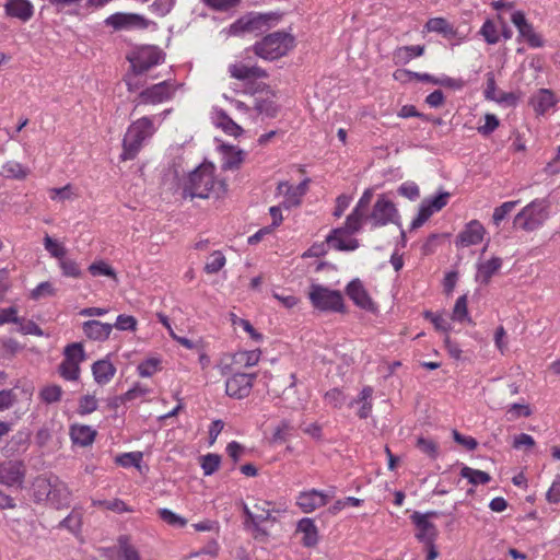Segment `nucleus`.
Here are the masks:
<instances>
[{"label": "nucleus", "mask_w": 560, "mask_h": 560, "mask_svg": "<svg viewBox=\"0 0 560 560\" xmlns=\"http://www.w3.org/2000/svg\"><path fill=\"white\" fill-rule=\"evenodd\" d=\"M2 170L7 177L20 179V180L25 179L30 174L28 168L25 167L22 163L16 162V161H8L2 166Z\"/></svg>", "instance_id": "42"}, {"label": "nucleus", "mask_w": 560, "mask_h": 560, "mask_svg": "<svg viewBox=\"0 0 560 560\" xmlns=\"http://www.w3.org/2000/svg\"><path fill=\"white\" fill-rule=\"evenodd\" d=\"M272 298L288 310L294 308L300 303V299L298 296L288 293L285 290H282L281 292L273 291Z\"/></svg>", "instance_id": "58"}, {"label": "nucleus", "mask_w": 560, "mask_h": 560, "mask_svg": "<svg viewBox=\"0 0 560 560\" xmlns=\"http://www.w3.org/2000/svg\"><path fill=\"white\" fill-rule=\"evenodd\" d=\"M158 514L162 521L167 523L168 525L183 528L187 524V520L182 517L180 515L174 513L168 509H160Z\"/></svg>", "instance_id": "50"}, {"label": "nucleus", "mask_w": 560, "mask_h": 560, "mask_svg": "<svg viewBox=\"0 0 560 560\" xmlns=\"http://www.w3.org/2000/svg\"><path fill=\"white\" fill-rule=\"evenodd\" d=\"M435 516H438V513L434 511L427 513L416 511L411 514L410 520L417 528L416 538L420 542L431 544L435 541L438 537V528L432 522H430V518Z\"/></svg>", "instance_id": "15"}, {"label": "nucleus", "mask_w": 560, "mask_h": 560, "mask_svg": "<svg viewBox=\"0 0 560 560\" xmlns=\"http://www.w3.org/2000/svg\"><path fill=\"white\" fill-rule=\"evenodd\" d=\"M215 167L211 163H203L190 172L182 183L183 196L207 199L210 197L220 198L228 190L224 180L215 178Z\"/></svg>", "instance_id": "1"}, {"label": "nucleus", "mask_w": 560, "mask_h": 560, "mask_svg": "<svg viewBox=\"0 0 560 560\" xmlns=\"http://www.w3.org/2000/svg\"><path fill=\"white\" fill-rule=\"evenodd\" d=\"M120 555L124 560H140V556L136 548L128 542V538L119 539Z\"/></svg>", "instance_id": "64"}, {"label": "nucleus", "mask_w": 560, "mask_h": 560, "mask_svg": "<svg viewBox=\"0 0 560 560\" xmlns=\"http://www.w3.org/2000/svg\"><path fill=\"white\" fill-rule=\"evenodd\" d=\"M48 194H49V198L51 200L58 201V202H63L66 200H73L79 197L77 188L71 184H67L60 188H50L48 190Z\"/></svg>", "instance_id": "37"}, {"label": "nucleus", "mask_w": 560, "mask_h": 560, "mask_svg": "<svg viewBox=\"0 0 560 560\" xmlns=\"http://www.w3.org/2000/svg\"><path fill=\"white\" fill-rule=\"evenodd\" d=\"M69 434L73 444L86 447L93 444L97 432L90 425L74 423L70 427Z\"/></svg>", "instance_id": "31"}, {"label": "nucleus", "mask_w": 560, "mask_h": 560, "mask_svg": "<svg viewBox=\"0 0 560 560\" xmlns=\"http://www.w3.org/2000/svg\"><path fill=\"white\" fill-rule=\"evenodd\" d=\"M176 90L177 85L172 80H164L143 89L133 100V112H136L139 106H155L171 101Z\"/></svg>", "instance_id": "6"}, {"label": "nucleus", "mask_w": 560, "mask_h": 560, "mask_svg": "<svg viewBox=\"0 0 560 560\" xmlns=\"http://www.w3.org/2000/svg\"><path fill=\"white\" fill-rule=\"evenodd\" d=\"M278 512L272 508V503L266 500H257L250 510L247 505L244 506V513L247 516L246 526H250L254 532L257 534L255 537H258V534L261 532L260 524L267 521H275L276 518L272 516V513Z\"/></svg>", "instance_id": "14"}, {"label": "nucleus", "mask_w": 560, "mask_h": 560, "mask_svg": "<svg viewBox=\"0 0 560 560\" xmlns=\"http://www.w3.org/2000/svg\"><path fill=\"white\" fill-rule=\"evenodd\" d=\"M423 316L425 319L430 320L433 324L436 330L443 331L446 335H448V331L451 330V324L446 318H444L443 315L433 313L431 311H425L423 313Z\"/></svg>", "instance_id": "52"}, {"label": "nucleus", "mask_w": 560, "mask_h": 560, "mask_svg": "<svg viewBox=\"0 0 560 560\" xmlns=\"http://www.w3.org/2000/svg\"><path fill=\"white\" fill-rule=\"evenodd\" d=\"M161 361L155 358H151L141 362L137 370L140 376L149 377L156 373L160 369Z\"/></svg>", "instance_id": "59"}, {"label": "nucleus", "mask_w": 560, "mask_h": 560, "mask_svg": "<svg viewBox=\"0 0 560 560\" xmlns=\"http://www.w3.org/2000/svg\"><path fill=\"white\" fill-rule=\"evenodd\" d=\"M448 198V192H442L433 198L424 199L417 217L411 222V228L418 229L422 226L433 213L442 210L447 205Z\"/></svg>", "instance_id": "18"}, {"label": "nucleus", "mask_w": 560, "mask_h": 560, "mask_svg": "<svg viewBox=\"0 0 560 560\" xmlns=\"http://www.w3.org/2000/svg\"><path fill=\"white\" fill-rule=\"evenodd\" d=\"M62 388L59 385H47L39 392V398L46 404H54L61 399Z\"/></svg>", "instance_id": "44"}, {"label": "nucleus", "mask_w": 560, "mask_h": 560, "mask_svg": "<svg viewBox=\"0 0 560 560\" xmlns=\"http://www.w3.org/2000/svg\"><path fill=\"white\" fill-rule=\"evenodd\" d=\"M296 532L303 535L302 544L305 547H314L318 542V529L314 520L304 517L299 521Z\"/></svg>", "instance_id": "32"}, {"label": "nucleus", "mask_w": 560, "mask_h": 560, "mask_svg": "<svg viewBox=\"0 0 560 560\" xmlns=\"http://www.w3.org/2000/svg\"><path fill=\"white\" fill-rule=\"evenodd\" d=\"M223 168L237 170L244 161L245 153L240 149L228 145H223Z\"/></svg>", "instance_id": "35"}, {"label": "nucleus", "mask_w": 560, "mask_h": 560, "mask_svg": "<svg viewBox=\"0 0 560 560\" xmlns=\"http://www.w3.org/2000/svg\"><path fill=\"white\" fill-rule=\"evenodd\" d=\"M83 512L81 509L74 508L71 513L63 518L59 526L67 528L70 533L78 535L81 532Z\"/></svg>", "instance_id": "36"}, {"label": "nucleus", "mask_w": 560, "mask_h": 560, "mask_svg": "<svg viewBox=\"0 0 560 560\" xmlns=\"http://www.w3.org/2000/svg\"><path fill=\"white\" fill-rule=\"evenodd\" d=\"M33 396L32 388H10L0 390V411L8 410L18 401L22 400L26 406L30 405Z\"/></svg>", "instance_id": "25"}, {"label": "nucleus", "mask_w": 560, "mask_h": 560, "mask_svg": "<svg viewBox=\"0 0 560 560\" xmlns=\"http://www.w3.org/2000/svg\"><path fill=\"white\" fill-rule=\"evenodd\" d=\"M226 264V258L221 250H213L207 258L205 272L208 275L218 273Z\"/></svg>", "instance_id": "40"}, {"label": "nucleus", "mask_w": 560, "mask_h": 560, "mask_svg": "<svg viewBox=\"0 0 560 560\" xmlns=\"http://www.w3.org/2000/svg\"><path fill=\"white\" fill-rule=\"evenodd\" d=\"M85 350L81 342H72L65 347L63 359L58 372L66 381H78L81 374L80 364L85 360Z\"/></svg>", "instance_id": "9"}, {"label": "nucleus", "mask_w": 560, "mask_h": 560, "mask_svg": "<svg viewBox=\"0 0 560 560\" xmlns=\"http://www.w3.org/2000/svg\"><path fill=\"white\" fill-rule=\"evenodd\" d=\"M231 376L225 381V393L229 397L234 399L246 398L253 388L254 382L257 377L256 373H243L231 371Z\"/></svg>", "instance_id": "12"}, {"label": "nucleus", "mask_w": 560, "mask_h": 560, "mask_svg": "<svg viewBox=\"0 0 560 560\" xmlns=\"http://www.w3.org/2000/svg\"><path fill=\"white\" fill-rule=\"evenodd\" d=\"M92 505L96 508H102L105 510L113 511L115 513H130L133 510L129 508L125 501L121 499H113V500H93Z\"/></svg>", "instance_id": "39"}, {"label": "nucleus", "mask_w": 560, "mask_h": 560, "mask_svg": "<svg viewBox=\"0 0 560 560\" xmlns=\"http://www.w3.org/2000/svg\"><path fill=\"white\" fill-rule=\"evenodd\" d=\"M25 476L22 462L7 460L0 463V483L13 487L21 486Z\"/></svg>", "instance_id": "22"}, {"label": "nucleus", "mask_w": 560, "mask_h": 560, "mask_svg": "<svg viewBox=\"0 0 560 560\" xmlns=\"http://www.w3.org/2000/svg\"><path fill=\"white\" fill-rule=\"evenodd\" d=\"M220 463H221V457L218 454L210 453V454L202 456L201 457V468L203 470V474L206 476L212 475L213 472H215L219 469Z\"/></svg>", "instance_id": "54"}, {"label": "nucleus", "mask_w": 560, "mask_h": 560, "mask_svg": "<svg viewBox=\"0 0 560 560\" xmlns=\"http://www.w3.org/2000/svg\"><path fill=\"white\" fill-rule=\"evenodd\" d=\"M138 320L132 315L121 314L117 316L116 323L113 325L121 331H135L137 329Z\"/></svg>", "instance_id": "62"}, {"label": "nucleus", "mask_w": 560, "mask_h": 560, "mask_svg": "<svg viewBox=\"0 0 560 560\" xmlns=\"http://www.w3.org/2000/svg\"><path fill=\"white\" fill-rule=\"evenodd\" d=\"M44 247L51 257H55L58 260L62 259L67 253L66 247L58 243L56 240L51 238L48 234H46L44 237Z\"/></svg>", "instance_id": "47"}, {"label": "nucleus", "mask_w": 560, "mask_h": 560, "mask_svg": "<svg viewBox=\"0 0 560 560\" xmlns=\"http://www.w3.org/2000/svg\"><path fill=\"white\" fill-rule=\"evenodd\" d=\"M133 74L148 72L165 61V54L156 46H141L127 56Z\"/></svg>", "instance_id": "8"}, {"label": "nucleus", "mask_w": 560, "mask_h": 560, "mask_svg": "<svg viewBox=\"0 0 560 560\" xmlns=\"http://www.w3.org/2000/svg\"><path fill=\"white\" fill-rule=\"evenodd\" d=\"M502 267V259L500 257H492L491 259L479 264L476 279L482 284H488Z\"/></svg>", "instance_id": "34"}, {"label": "nucleus", "mask_w": 560, "mask_h": 560, "mask_svg": "<svg viewBox=\"0 0 560 560\" xmlns=\"http://www.w3.org/2000/svg\"><path fill=\"white\" fill-rule=\"evenodd\" d=\"M142 457L143 456H142L141 452L124 453L116 457V464H118L119 466L125 467V468L131 467V466L139 468Z\"/></svg>", "instance_id": "51"}, {"label": "nucleus", "mask_w": 560, "mask_h": 560, "mask_svg": "<svg viewBox=\"0 0 560 560\" xmlns=\"http://www.w3.org/2000/svg\"><path fill=\"white\" fill-rule=\"evenodd\" d=\"M425 30L428 32H434L440 34H448L452 31V27L446 19L444 18H432L429 19L425 23Z\"/></svg>", "instance_id": "49"}, {"label": "nucleus", "mask_w": 560, "mask_h": 560, "mask_svg": "<svg viewBox=\"0 0 560 560\" xmlns=\"http://www.w3.org/2000/svg\"><path fill=\"white\" fill-rule=\"evenodd\" d=\"M308 299L314 308L323 312L343 313L345 304L340 291L331 290L322 284L310 287Z\"/></svg>", "instance_id": "7"}, {"label": "nucleus", "mask_w": 560, "mask_h": 560, "mask_svg": "<svg viewBox=\"0 0 560 560\" xmlns=\"http://www.w3.org/2000/svg\"><path fill=\"white\" fill-rule=\"evenodd\" d=\"M532 415V409L526 404H512L506 409L508 420L513 421L521 417L528 418Z\"/></svg>", "instance_id": "57"}, {"label": "nucleus", "mask_w": 560, "mask_h": 560, "mask_svg": "<svg viewBox=\"0 0 560 560\" xmlns=\"http://www.w3.org/2000/svg\"><path fill=\"white\" fill-rule=\"evenodd\" d=\"M500 126V120L494 114L487 113L485 115V124L477 128L482 136H489Z\"/></svg>", "instance_id": "61"}, {"label": "nucleus", "mask_w": 560, "mask_h": 560, "mask_svg": "<svg viewBox=\"0 0 560 560\" xmlns=\"http://www.w3.org/2000/svg\"><path fill=\"white\" fill-rule=\"evenodd\" d=\"M228 72L230 73L231 78L240 81L265 79L268 77L267 71L256 63H253L250 58L230 63L228 67Z\"/></svg>", "instance_id": "17"}, {"label": "nucleus", "mask_w": 560, "mask_h": 560, "mask_svg": "<svg viewBox=\"0 0 560 560\" xmlns=\"http://www.w3.org/2000/svg\"><path fill=\"white\" fill-rule=\"evenodd\" d=\"M150 392H151L150 388H148L147 386H143L141 384H136L132 388L127 390L120 397V401L128 402V401H132L138 398H144Z\"/></svg>", "instance_id": "60"}, {"label": "nucleus", "mask_w": 560, "mask_h": 560, "mask_svg": "<svg viewBox=\"0 0 560 560\" xmlns=\"http://www.w3.org/2000/svg\"><path fill=\"white\" fill-rule=\"evenodd\" d=\"M364 220H369L366 214L363 211L353 209L352 212L347 217L345 226L341 229H345L349 234H354L361 230Z\"/></svg>", "instance_id": "41"}, {"label": "nucleus", "mask_w": 560, "mask_h": 560, "mask_svg": "<svg viewBox=\"0 0 560 560\" xmlns=\"http://www.w3.org/2000/svg\"><path fill=\"white\" fill-rule=\"evenodd\" d=\"M346 394L340 388H331L324 395V400L332 408H341L346 402Z\"/></svg>", "instance_id": "53"}, {"label": "nucleus", "mask_w": 560, "mask_h": 560, "mask_svg": "<svg viewBox=\"0 0 560 560\" xmlns=\"http://www.w3.org/2000/svg\"><path fill=\"white\" fill-rule=\"evenodd\" d=\"M104 24L115 32L130 30H145L149 21L138 13L116 12L104 20Z\"/></svg>", "instance_id": "13"}, {"label": "nucleus", "mask_w": 560, "mask_h": 560, "mask_svg": "<svg viewBox=\"0 0 560 560\" xmlns=\"http://www.w3.org/2000/svg\"><path fill=\"white\" fill-rule=\"evenodd\" d=\"M34 494L37 501L46 500L56 509L68 506L71 498L68 486L56 476L37 478Z\"/></svg>", "instance_id": "4"}, {"label": "nucleus", "mask_w": 560, "mask_h": 560, "mask_svg": "<svg viewBox=\"0 0 560 560\" xmlns=\"http://www.w3.org/2000/svg\"><path fill=\"white\" fill-rule=\"evenodd\" d=\"M3 8L7 16L23 23L28 22L35 12L34 5L30 0H7Z\"/></svg>", "instance_id": "24"}, {"label": "nucleus", "mask_w": 560, "mask_h": 560, "mask_svg": "<svg viewBox=\"0 0 560 560\" xmlns=\"http://www.w3.org/2000/svg\"><path fill=\"white\" fill-rule=\"evenodd\" d=\"M467 296L462 295L459 296L454 305L453 313H452V319L456 322H470V318L468 316V307H467Z\"/></svg>", "instance_id": "46"}, {"label": "nucleus", "mask_w": 560, "mask_h": 560, "mask_svg": "<svg viewBox=\"0 0 560 560\" xmlns=\"http://www.w3.org/2000/svg\"><path fill=\"white\" fill-rule=\"evenodd\" d=\"M154 118V116H142L128 126L119 155L121 162L135 160L142 148L153 138L158 131Z\"/></svg>", "instance_id": "2"}, {"label": "nucleus", "mask_w": 560, "mask_h": 560, "mask_svg": "<svg viewBox=\"0 0 560 560\" xmlns=\"http://www.w3.org/2000/svg\"><path fill=\"white\" fill-rule=\"evenodd\" d=\"M486 230L478 220L468 222L464 230L457 235L456 246L468 247L482 242Z\"/></svg>", "instance_id": "23"}, {"label": "nucleus", "mask_w": 560, "mask_h": 560, "mask_svg": "<svg viewBox=\"0 0 560 560\" xmlns=\"http://www.w3.org/2000/svg\"><path fill=\"white\" fill-rule=\"evenodd\" d=\"M520 203L518 200L505 201L501 206L494 208L492 214V222L494 225L499 226L500 223L509 215L514 208Z\"/></svg>", "instance_id": "45"}, {"label": "nucleus", "mask_w": 560, "mask_h": 560, "mask_svg": "<svg viewBox=\"0 0 560 560\" xmlns=\"http://www.w3.org/2000/svg\"><path fill=\"white\" fill-rule=\"evenodd\" d=\"M59 267L65 277L80 278L82 275L79 264L73 259H66L63 257L59 260Z\"/></svg>", "instance_id": "56"}, {"label": "nucleus", "mask_w": 560, "mask_h": 560, "mask_svg": "<svg viewBox=\"0 0 560 560\" xmlns=\"http://www.w3.org/2000/svg\"><path fill=\"white\" fill-rule=\"evenodd\" d=\"M511 21L516 26L520 36L526 40L529 47L539 48L544 46L541 35L535 32L533 24L526 20L522 11H515L511 16Z\"/></svg>", "instance_id": "20"}, {"label": "nucleus", "mask_w": 560, "mask_h": 560, "mask_svg": "<svg viewBox=\"0 0 560 560\" xmlns=\"http://www.w3.org/2000/svg\"><path fill=\"white\" fill-rule=\"evenodd\" d=\"M424 45H411L397 47L393 52V60L397 66H404L412 59L421 57L424 54Z\"/></svg>", "instance_id": "33"}, {"label": "nucleus", "mask_w": 560, "mask_h": 560, "mask_svg": "<svg viewBox=\"0 0 560 560\" xmlns=\"http://www.w3.org/2000/svg\"><path fill=\"white\" fill-rule=\"evenodd\" d=\"M278 20L279 16L276 13L249 12L233 22L228 28V34L242 36L246 33L261 32Z\"/></svg>", "instance_id": "5"}, {"label": "nucleus", "mask_w": 560, "mask_h": 560, "mask_svg": "<svg viewBox=\"0 0 560 560\" xmlns=\"http://www.w3.org/2000/svg\"><path fill=\"white\" fill-rule=\"evenodd\" d=\"M295 45V37L291 33L277 31L256 42L252 50L257 57L273 61L288 55Z\"/></svg>", "instance_id": "3"}, {"label": "nucleus", "mask_w": 560, "mask_h": 560, "mask_svg": "<svg viewBox=\"0 0 560 560\" xmlns=\"http://www.w3.org/2000/svg\"><path fill=\"white\" fill-rule=\"evenodd\" d=\"M98 401L94 395H85L79 400V413L90 415L97 409Z\"/></svg>", "instance_id": "63"}, {"label": "nucleus", "mask_w": 560, "mask_h": 560, "mask_svg": "<svg viewBox=\"0 0 560 560\" xmlns=\"http://www.w3.org/2000/svg\"><path fill=\"white\" fill-rule=\"evenodd\" d=\"M261 357L259 349L242 350L232 355L230 371L241 372L242 369L252 368L258 364Z\"/></svg>", "instance_id": "28"}, {"label": "nucleus", "mask_w": 560, "mask_h": 560, "mask_svg": "<svg viewBox=\"0 0 560 560\" xmlns=\"http://www.w3.org/2000/svg\"><path fill=\"white\" fill-rule=\"evenodd\" d=\"M416 445L423 454H425L430 458H438L439 445L435 441L425 438H418Z\"/></svg>", "instance_id": "55"}, {"label": "nucleus", "mask_w": 560, "mask_h": 560, "mask_svg": "<svg viewBox=\"0 0 560 560\" xmlns=\"http://www.w3.org/2000/svg\"><path fill=\"white\" fill-rule=\"evenodd\" d=\"M329 495L317 489L302 491L296 497V505L303 513H312L315 510L325 506L329 501Z\"/></svg>", "instance_id": "21"}, {"label": "nucleus", "mask_w": 560, "mask_h": 560, "mask_svg": "<svg viewBox=\"0 0 560 560\" xmlns=\"http://www.w3.org/2000/svg\"><path fill=\"white\" fill-rule=\"evenodd\" d=\"M88 270L93 277L105 276L112 278L115 281H118L115 269L104 260H96L92 262Z\"/></svg>", "instance_id": "43"}, {"label": "nucleus", "mask_w": 560, "mask_h": 560, "mask_svg": "<svg viewBox=\"0 0 560 560\" xmlns=\"http://www.w3.org/2000/svg\"><path fill=\"white\" fill-rule=\"evenodd\" d=\"M350 235L345 229L337 228L329 233L326 242L338 250H354L359 247V242Z\"/></svg>", "instance_id": "29"}, {"label": "nucleus", "mask_w": 560, "mask_h": 560, "mask_svg": "<svg viewBox=\"0 0 560 560\" xmlns=\"http://www.w3.org/2000/svg\"><path fill=\"white\" fill-rule=\"evenodd\" d=\"M114 326L96 319H90L82 324L84 336L93 341H105L109 338Z\"/></svg>", "instance_id": "27"}, {"label": "nucleus", "mask_w": 560, "mask_h": 560, "mask_svg": "<svg viewBox=\"0 0 560 560\" xmlns=\"http://www.w3.org/2000/svg\"><path fill=\"white\" fill-rule=\"evenodd\" d=\"M558 104V98L549 89H540L532 95L529 105L537 116H544Z\"/></svg>", "instance_id": "26"}, {"label": "nucleus", "mask_w": 560, "mask_h": 560, "mask_svg": "<svg viewBox=\"0 0 560 560\" xmlns=\"http://www.w3.org/2000/svg\"><path fill=\"white\" fill-rule=\"evenodd\" d=\"M479 33L485 38V40L490 45L497 44L500 39L498 28L494 22L491 20H487L482 24Z\"/></svg>", "instance_id": "48"}, {"label": "nucleus", "mask_w": 560, "mask_h": 560, "mask_svg": "<svg viewBox=\"0 0 560 560\" xmlns=\"http://www.w3.org/2000/svg\"><path fill=\"white\" fill-rule=\"evenodd\" d=\"M92 374L98 385L108 384L116 374V366L108 357L97 360L92 364Z\"/></svg>", "instance_id": "30"}, {"label": "nucleus", "mask_w": 560, "mask_h": 560, "mask_svg": "<svg viewBox=\"0 0 560 560\" xmlns=\"http://www.w3.org/2000/svg\"><path fill=\"white\" fill-rule=\"evenodd\" d=\"M398 210L393 201L385 195H381L373 206L371 214L368 217L373 229L395 223L398 219Z\"/></svg>", "instance_id": "11"}, {"label": "nucleus", "mask_w": 560, "mask_h": 560, "mask_svg": "<svg viewBox=\"0 0 560 560\" xmlns=\"http://www.w3.org/2000/svg\"><path fill=\"white\" fill-rule=\"evenodd\" d=\"M308 184V178L304 179L296 186L290 185L288 182H280L277 187V192L283 196V200L281 202L282 207L284 209L299 207L303 197L307 192Z\"/></svg>", "instance_id": "16"}, {"label": "nucleus", "mask_w": 560, "mask_h": 560, "mask_svg": "<svg viewBox=\"0 0 560 560\" xmlns=\"http://www.w3.org/2000/svg\"><path fill=\"white\" fill-rule=\"evenodd\" d=\"M346 293L358 307L371 313L377 311L376 303L359 279H354L348 283Z\"/></svg>", "instance_id": "19"}, {"label": "nucleus", "mask_w": 560, "mask_h": 560, "mask_svg": "<svg viewBox=\"0 0 560 560\" xmlns=\"http://www.w3.org/2000/svg\"><path fill=\"white\" fill-rule=\"evenodd\" d=\"M548 217L544 200L535 199L525 206L514 218V225L524 231H534L542 225Z\"/></svg>", "instance_id": "10"}, {"label": "nucleus", "mask_w": 560, "mask_h": 560, "mask_svg": "<svg viewBox=\"0 0 560 560\" xmlns=\"http://www.w3.org/2000/svg\"><path fill=\"white\" fill-rule=\"evenodd\" d=\"M460 476L467 479L474 486L486 485L491 480V477L488 472L479 469H474L468 466H464L460 469Z\"/></svg>", "instance_id": "38"}]
</instances>
